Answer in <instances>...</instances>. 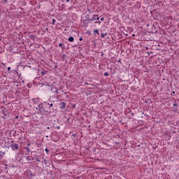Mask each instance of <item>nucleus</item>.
Instances as JSON below:
<instances>
[{"instance_id": "nucleus-23", "label": "nucleus", "mask_w": 179, "mask_h": 179, "mask_svg": "<svg viewBox=\"0 0 179 179\" xmlns=\"http://www.w3.org/2000/svg\"><path fill=\"white\" fill-rule=\"evenodd\" d=\"M177 106V104H176V103H173V106Z\"/></svg>"}, {"instance_id": "nucleus-7", "label": "nucleus", "mask_w": 179, "mask_h": 179, "mask_svg": "<svg viewBox=\"0 0 179 179\" xmlns=\"http://www.w3.org/2000/svg\"><path fill=\"white\" fill-rule=\"evenodd\" d=\"M3 159V154L0 153V160H2Z\"/></svg>"}, {"instance_id": "nucleus-22", "label": "nucleus", "mask_w": 179, "mask_h": 179, "mask_svg": "<svg viewBox=\"0 0 179 179\" xmlns=\"http://www.w3.org/2000/svg\"><path fill=\"white\" fill-rule=\"evenodd\" d=\"M132 36H133V37H135V34H132Z\"/></svg>"}, {"instance_id": "nucleus-25", "label": "nucleus", "mask_w": 179, "mask_h": 179, "mask_svg": "<svg viewBox=\"0 0 179 179\" xmlns=\"http://www.w3.org/2000/svg\"><path fill=\"white\" fill-rule=\"evenodd\" d=\"M15 118H17V117H15Z\"/></svg>"}, {"instance_id": "nucleus-4", "label": "nucleus", "mask_w": 179, "mask_h": 179, "mask_svg": "<svg viewBox=\"0 0 179 179\" xmlns=\"http://www.w3.org/2000/svg\"><path fill=\"white\" fill-rule=\"evenodd\" d=\"M74 41H75V38L73 36H70L69 38V41H70V43H73Z\"/></svg>"}, {"instance_id": "nucleus-24", "label": "nucleus", "mask_w": 179, "mask_h": 179, "mask_svg": "<svg viewBox=\"0 0 179 179\" xmlns=\"http://www.w3.org/2000/svg\"><path fill=\"white\" fill-rule=\"evenodd\" d=\"M66 57V55H63V57Z\"/></svg>"}, {"instance_id": "nucleus-6", "label": "nucleus", "mask_w": 179, "mask_h": 179, "mask_svg": "<svg viewBox=\"0 0 179 179\" xmlns=\"http://www.w3.org/2000/svg\"><path fill=\"white\" fill-rule=\"evenodd\" d=\"M106 35H107V34H103V33H102V34H101V38H104V37H106Z\"/></svg>"}, {"instance_id": "nucleus-18", "label": "nucleus", "mask_w": 179, "mask_h": 179, "mask_svg": "<svg viewBox=\"0 0 179 179\" xmlns=\"http://www.w3.org/2000/svg\"><path fill=\"white\" fill-rule=\"evenodd\" d=\"M55 93H57V94H58V93H59V92H58V90H55Z\"/></svg>"}, {"instance_id": "nucleus-21", "label": "nucleus", "mask_w": 179, "mask_h": 179, "mask_svg": "<svg viewBox=\"0 0 179 179\" xmlns=\"http://www.w3.org/2000/svg\"><path fill=\"white\" fill-rule=\"evenodd\" d=\"M83 22H87V20H84Z\"/></svg>"}, {"instance_id": "nucleus-1", "label": "nucleus", "mask_w": 179, "mask_h": 179, "mask_svg": "<svg viewBox=\"0 0 179 179\" xmlns=\"http://www.w3.org/2000/svg\"><path fill=\"white\" fill-rule=\"evenodd\" d=\"M12 150H17L19 149V145L17 143H14L10 145Z\"/></svg>"}, {"instance_id": "nucleus-17", "label": "nucleus", "mask_w": 179, "mask_h": 179, "mask_svg": "<svg viewBox=\"0 0 179 179\" xmlns=\"http://www.w3.org/2000/svg\"><path fill=\"white\" fill-rule=\"evenodd\" d=\"M7 71H10V67H8Z\"/></svg>"}, {"instance_id": "nucleus-10", "label": "nucleus", "mask_w": 179, "mask_h": 179, "mask_svg": "<svg viewBox=\"0 0 179 179\" xmlns=\"http://www.w3.org/2000/svg\"><path fill=\"white\" fill-rule=\"evenodd\" d=\"M85 27H87V26H89V22H85Z\"/></svg>"}, {"instance_id": "nucleus-19", "label": "nucleus", "mask_w": 179, "mask_h": 179, "mask_svg": "<svg viewBox=\"0 0 179 179\" xmlns=\"http://www.w3.org/2000/svg\"><path fill=\"white\" fill-rule=\"evenodd\" d=\"M96 23H99L100 24L101 23V22L98 21V22H96Z\"/></svg>"}, {"instance_id": "nucleus-16", "label": "nucleus", "mask_w": 179, "mask_h": 179, "mask_svg": "<svg viewBox=\"0 0 179 179\" xmlns=\"http://www.w3.org/2000/svg\"><path fill=\"white\" fill-rule=\"evenodd\" d=\"M101 22H103L104 20V17H101Z\"/></svg>"}, {"instance_id": "nucleus-15", "label": "nucleus", "mask_w": 179, "mask_h": 179, "mask_svg": "<svg viewBox=\"0 0 179 179\" xmlns=\"http://www.w3.org/2000/svg\"><path fill=\"white\" fill-rule=\"evenodd\" d=\"M52 106H53V104H52V103H50L49 108H51V107H52Z\"/></svg>"}, {"instance_id": "nucleus-12", "label": "nucleus", "mask_w": 179, "mask_h": 179, "mask_svg": "<svg viewBox=\"0 0 179 179\" xmlns=\"http://www.w3.org/2000/svg\"><path fill=\"white\" fill-rule=\"evenodd\" d=\"M104 76H108V73H107V72L104 73Z\"/></svg>"}, {"instance_id": "nucleus-11", "label": "nucleus", "mask_w": 179, "mask_h": 179, "mask_svg": "<svg viewBox=\"0 0 179 179\" xmlns=\"http://www.w3.org/2000/svg\"><path fill=\"white\" fill-rule=\"evenodd\" d=\"M45 151L46 152V153H49V152H50V151L48 150V148H45Z\"/></svg>"}, {"instance_id": "nucleus-3", "label": "nucleus", "mask_w": 179, "mask_h": 179, "mask_svg": "<svg viewBox=\"0 0 179 179\" xmlns=\"http://www.w3.org/2000/svg\"><path fill=\"white\" fill-rule=\"evenodd\" d=\"M66 107V103L65 102H61L59 103V108H61L62 110L65 109V108Z\"/></svg>"}, {"instance_id": "nucleus-20", "label": "nucleus", "mask_w": 179, "mask_h": 179, "mask_svg": "<svg viewBox=\"0 0 179 179\" xmlns=\"http://www.w3.org/2000/svg\"><path fill=\"white\" fill-rule=\"evenodd\" d=\"M66 2H67V3H68V2H70V1H69V0H66Z\"/></svg>"}, {"instance_id": "nucleus-2", "label": "nucleus", "mask_w": 179, "mask_h": 179, "mask_svg": "<svg viewBox=\"0 0 179 179\" xmlns=\"http://www.w3.org/2000/svg\"><path fill=\"white\" fill-rule=\"evenodd\" d=\"M99 20H100V17H99V15H92V18L90 19L91 22H93L94 20L97 21Z\"/></svg>"}, {"instance_id": "nucleus-5", "label": "nucleus", "mask_w": 179, "mask_h": 179, "mask_svg": "<svg viewBox=\"0 0 179 179\" xmlns=\"http://www.w3.org/2000/svg\"><path fill=\"white\" fill-rule=\"evenodd\" d=\"M96 34H98V35L99 34V29H95V30L94 31V36H96Z\"/></svg>"}, {"instance_id": "nucleus-9", "label": "nucleus", "mask_w": 179, "mask_h": 179, "mask_svg": "<svg viewBox=\"0 0 179 179\" xmlns=\"http://www.w3.org/2000/svg\"><path fill=\"white\" fill-rule=\"evenodd\" d=\"M59 47H60L61 48H64V45L62 43H59Z\"/></svg>"}, {"instance_id": "nucleus-13", "label": "nucleus", "mask_w": 179, "mask_h": 179, "mask_svg": "<svg viewBox=\"0 0 179 179\" xmlns=\"http://www.w3.org/2000/svg\"><path fill=\"white\" fill-rule=\"evenodd\" d=\"M36 162H41V160L40 159V158H37Z\"/></svg>"}, {"instance_id": "nucleus-14", "label": "nucleus", "mask_w": 179, "mask_h": 179, "mask_svg": "<svg viewBox=\"0 0 179 179\" xmlns=\"http://www.w3.org/2000/svg\"><path fill=\"white\" fill-rule=\"evenodd\" d=\"M79 41H83V38H79Z\"/></svg>"}, {"instance_id": "nucleus-8", "label": "nucleus", "mask_w": 179, "mask_h": 179, "mask_svg": "<svg viewBox=\"0 0 179 179\" xmlns=\"http://www.w3.org/2000/svg\"><path fill=\"white\" fill-rule=\"evenodd\" d=\"M55 22H57V20H55V19L52 20V24H55Z\"/></svg>"}]
</instances>
